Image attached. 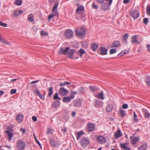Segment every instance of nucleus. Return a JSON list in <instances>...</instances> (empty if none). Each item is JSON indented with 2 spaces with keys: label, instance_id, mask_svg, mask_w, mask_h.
<instances>
[{
  "label": "nucleus",
  "instance_id": "1",
  "mask_svg": "<svg viewBox=\"0 0 150 150\" xmlns=\"http://www.w3.org/2000/svg\"><path fill=\"white\" fill-rule=\"evenodd\" d=\"M75 33L78 36L81 38L85 34V30L83 28L81 27L79 29H76Z\"/></svg>",
  "mask_w": 150,
  "mask_h": 150
},
{
  "label": "nucleus",
  "instance_id": "2",
  "mask_svg": "<svg viewBox=\"0 0 150 150\" xmlns=\"http://www.w3.org/2000/svg\"><path fill=\"white\" fill-rule=\"evenodd\" d=\"M26 144L23 141H20L17 143V147L18 150H23L25 147Z\"/></svg>",
  "mask_w": 150,
  "mask_h": 150
},
{
  "label": "nucleus",
  "instance_id": "3",
  "mask_svg": "<svg viewBox=\"0 0 150 150\" xmlns=\"http://www.w3.org/2000/svg\"><path fill=\"white\" fill-rule=\"evenodd\" d=\"M80 143L83 147L86 146L89 143V140L88 138L83 137L81 139Z\"/></svg>",
  "mask_w": 150,
  "mask_h": 150
},
{
  "label": "nucleus",
  "instance_id": "4",
  "mask_svg": "<svg viewBox=\"0 0 150 150\" xmlns=\"http://www.w3.org/2000/svg\"><path fill=\"white\" fill-rule=\"evenodd\" d=\"M64 35L66 38L71 39L73 36V32L71 30L68 29L65 31Z\"/></svg>",
  "mask_w": 150,
  "mask_h": 150
},
{
  "label": "nucleus",
  "instance_id": "5",
  "mask_svg": "<svg viewBox=\"0 0 150 150\" xmlns=\"http://www.w3.org/2000/svg\"><path fill=\"white\" fill-rule=\"evenodd\" d=\"M49 1L51 5H52V4H54L53 11L57 9L59 2V0H49Z\"/></svg>",
  "mask_w": 150,
  "mask_h": 150
},
{
  "label": "nucleus",
  "instance_id": "6",
  "mask_svg": "<svg viewBox=\"0 0 150 150\" xmlns=\"http://www.w3.org/2000/svg\"><path fill=\"white\" fill-rule=\"evenodd\" d=\"M68 91L63 87H61L59 90L58 93L61 96H64L68 93Z\"/></svg>",
  "mask_w": 150,
  "mask_h": 150
},
{
  "label": "nucleus",
  "instance_id": "7",
  "mask_svg": "<svg viewBox=\"0 0 150 150\" xmlns=\"http://www.w3.org/2000/svg\"><path fill=\"white\" fill-rule=\"evenodd\" d=\"M52 12L53 13L51 14L48 16V20L49 21L52 18H53L55 16H58L59 15V13L57 11V9H55L53 11V8L52 10Z\"/></svg>",
  "mask_w": 150,
  "mask_h": 150
},
{
  "label": "nucleus",
  "instance_id": "8",
  "mask_svg": "<svg viewBox=\"0 0 150 150\" xmlns=\"http://www.w3.org/2000/svg\"><path fill=\"white\" fill-rule=\"evenodd\" d=\"M95 129V125L94 124L88 123L87 125V130L89 132H93Z\"/></svg>",
  "mask_w": 150,
  "mask_h": 150
},
{
  "label": "nucleus",
  "instance_id": "9",
  "mask_svg": "<svg viewBox=\"0 0 150 150\" xmlns=\"http://www.w3.org/2000/svg\"><path fill=\"white\" fill-rule=\"evenodd\" d=\"M130 139L131 140L132 144L134 145L136 144L137 142L139 140L140 138L139 136H135L133 137V136H132L130 137Z\"/></svg>",
  "mask_w": 150,
  "mask_h": 150
},
{
  "label": "nucleus",
  "instance_id": "10",
  "mask_svg": "<svg viewBox=\"0 0 150 150\" xmlns=\"http://www.w3.org/2000/svg\"><path fill=\"white\" fill-rule=\"evenodd\" d=\"M74 98V95H70L68 97H64L63 98V101L64 103H69L71 100Z\"/></svg>",
  "mask_w": 150,
  "mask_h": 150
},
{
  "label": "nucleus",
  "instance_id": "11",
  "mask_svg": "<svg viewBox=\"0 0 150 150\" xmlns=\"http://www.w3.org/2000/svg\"><path fill=\"white\" fill-rule=\"evenodd\" d=\"M130 14L134 19L137 18L139 16V14L138 12L136 10L131 12Z\"/></svg>",
  "mask_w": 150,
  "mask_h": 150
},
{
  "label": "nucleus",
  "instance_id": "12",
  "mask_svg": "<svg viewBox=\"0 0 150 150\" xmlns=\"http://www.w3.org/2000/svg\"><path fill=\"white\" fill-rule=\"evenodd\" d=\"M108 49L104 47H102L100 48V53L102 55H105L107 54V51Z\"/></svg>",
  "mask_w": 150,
  "mask_h": 150
},
{
  "label": "nucleus",
  "instance_id": "13",
  "mask_svg": "<svg viewBox=\"0 0 150 150\" xmlns=\"http://www.w3.org/2000/svg\"><path fill=\"white\" fill-rule=\"evenodd\" d=\"M97 139L99 143L103 144L105 143L106 142V139L103 136H98L97 137Z\"/></svg>",
  "mask_w": 150,
  "mask_h": 150
},
{
  "label": "nucleus",
  "instance_id": "14",
  "mask_svg": "<svg viewBox=\"0 0 150 150\" xmlns=\"http://www.w3.org/2000/svg\"><path fill=\"white\" fill-rule=\"evenodd\" d=\"M70 49V48L68 47H61L60 49V50L62 53L64 54H67L68 51Z\"/></svg>",
  "mask_w": 150,
  "mask_h": 150
},
{
  "label": "nucleus",
  "instance_id": "15",
  "mask_svg": "<svg viewBox=\"0 0 150 150\" xmlns=\"http://www.w3.org/2000/svg\"><path fill=\"white\" fill-rule=\"evenodd\" d=\"M74 52V49H72L69 50L67 54V55L68 57L70 58H71Z\"/></svg>",
  "mask_w": 150,
  "mask_h": 150
},
{
  "label": "nucleus",
  "instance_id": "16",
  "mask_svg": "<svg viewBox=\"0 0 150 150\" xmlns=\"http://www.w3.org/2000/svg\"><path fill=\"white\" fill-rule=\"evenodd\" d=\"M23 116L21 114H18L16 117V120L18 121V123H20L22 122Z\"/></svg>",
  "mask_w": 150,
  "mask_h": 150
},
{
  "label": "nucleus",
  "instance_id": "17",
  "mask_svg": "<svg viewBox=\"0 0 150 150\" xmlns=\"http://www.w3.org/2000/svg\"><path fill=\"white\" fill-rule=\"evenodd\" d=\"M102 9L104 11H106L109 9L110 6L107 4L104 3L101 5Z\"/></svg>",
  "mask_w": 150,
  "mask_h": 150
},
{
  "label": "nucleus",
  "instance_id": "18",
  "mask_svg": "<svg viewBox=\"0 0 150 150\" xmlns=\"http://www.w3.org/2000/svg\"><path fill=\"white\" fill-rule=\"evenodd\" d=\"M120 115L122 117H124L126 115V111L123 110L122 109H120L119 111Z\"/></svg>",
  "mask_w": 150,
  "mask_h": 150
},
{
  "label": "nucleus",
  "instance_id": "19",
  "mask_svg": "<svg viewBox=\"0 0 150 150\" xmlns=\"http://www.w3.org/2000/svg\"><path fill=\"white\" fill-rule=\"evenodd\" d=\"M122 134L120 129H118L117 132L115 133V137L116 138H118L122 136Z\"/></svg>",
  "mask_w": 150,
  "mask_h": 150
},
{
  "label": "nucleus",
  "instance_id": "20",
  "mask_svg": "<svg viewBox=\"0 0 150 150\" xmlns=\"http://www.w3.org/2000/svg\"><path fill=\"white\" fill-rule=\"evenodd\" d=\"M8 134L7 138L9 141H10L13 136V134L12 132H10L9 130H7L6 131Z\"/></svg>",
  "mask_w": 150,
  "mask_h": 150
},
{
  "label": "nucleus",
  "instance_id": "21",
  "mask_svg": "<svg viewBox=\"0 0 150 150\" xmlns=\"http://www.w3.org/2000/svg\"><path fill=\"white\" fill-rule=\"evenodd\" d=\"M95 97L101 99V100H103L104 99V96L103 91H102L100 93L96 95Z\"/></svg>",
  "mask_w": 150,
  "mask_h": 150
},
{
  "label": "nucleus",
  "instance_id": "22",
  "mask_svg": "<svg viewBox=\"0 0 150 150\" xmlns=\"http://www.w3.org/2000/svg\"><path fill=\"white\" fill-rule=\"evenodd\" d=\"M147 144H144L142 145L138 148V150H145L147 148Z\"/></svg>",
  "mask_w": 150,
  "mask_h": 150
},
{
  "label": "nucleus",
  "instance_id": "23",
  "mask_svg": "<svg viewBox=\"0 0 150 150\" xmlns=\"http://www.w3.org/2000/svg\"><path fill=\"white\" fill-rule=\"evenodd\" d=\"M137 35H136L133 36L131 38V42L132 43L134 44L135 43L137 44H139V42L137 40Z\"/></svg>",
  "mask_w": 150,
  "mask_h": 150
},
{
  "label": "nucleus",
  "instance_id": "24",
  "mask_svg": "<svg viewBox=\"0 0 150 150\" xmlns=\"http://www.w3.org/2000/svg\"><path fill=\"white\" fill-rule=\"evenodd\" d=\"M34 16L33 14H30L28 16V21L31 22H33L34 21Z\"/></svg>",
  "mask_w": 150,
  "mask_h": 150
},
{
  "label": "nucleus",
  "instance_id": "25",
  "mask_svg": "<svg viewBox=\"0 0 150 150\" xmlns=\"http://www.w3.org/2000/svg\"><path fill=\"white\" fill-rule=\"evenodd\" d=\"M120 45V42L119 41H114L112 45V47H118Z\"/></svg>",
  "mask_w": 150,
  "mask_h": 150
},
{
  "label": "nucleus",
  "instance_id": "26",
  "mask_svg": "<svg viewBox=\"0 0 150 150\" xmlns=\"http://www.w3.org/2000/svg\"><path fill=\"white\" fill-rule=\"evenodd\" d=\"M113 108V106L111 104H109L107 106L106 109L107 111L111 112Z\"/></svg>",
  "mask_w": 150,
  "mask_h": 150
},
{
  "label": "nucleus",
  "instance_id": "27",
  "mask_svg": "<svg viewBox=\"0 0 150 150\" xmlns=\"http://www.w3.org/2000/svg\"><path fill=\"white\" fill-rule=\"evenodd\" d=\"M142 110L144 113L145 115V117L146 118H148L150 117V114L146 109H143Z\"/></svg>",
  "mask_w": 150,
  "mask_h": 150
},
{
  "label": "nucleus",
  "instance_id": "28",
  "mask_svg": "<svg viewBox=\"0 0 150 150\" xmlns=\"http://www.w3.org/2000/svg\"><path fill=\"white\" fill-rule=\"evenodd\" d=\"M82 102L81 100H77L74 101V105L75 106L77 107L80 106Z\"/></svg>",
  "mask_w": 150,
  "mask_h": 150
},
{
  "label": "nucleus",
  "instance_id": "29",
  "mask_svg": "<svg viewBox=\"0 0 150 150\" xmlns=\"http://www.w3.org/2000/svg\"><path fill=\"white\" fill-rule=\"evenodd\" d=\"M50 143L51 146L53 147L56 146H57V142L52 139H50Z\"/></svg>",
  "mask_w": 150,
  "mask_h": 150
},
{
  "label": "nucleus",
  "instance_id": "30",
  "mask_svg": "<svg viewBox=\"0 0 150 150\" xmlns=\"http://www.w3.org/2000/svg\"><path fill=\"white\" fill-rule=\"evenodd\" d=\"M102 103L100 101H97L95 104V106L97 108H98L101 107L102 105Z\"/></svg>",
  "mask_w": 150,
  "mask_h": 150
},
{
  "label": "nucleus",
  "instance_id": "31",
  "mask_svg": "<svg viewBox=\"0 0 150 150\" xmlns=\"http://www.w3.org/2000/svg\"><path fill=\"white\" fill-rule=\"evenodd\" d=\"M128 37V33H126L122 37V41L125 42V43H126L127 42V39Z\"/></svg>",
  "mask_w": 150,
  "mask_h": 150
},
{
  "label": "nucleus",
  "instance_id": "32",
  "mask_svg": "<svg viewBox=\"0 0 150 150\" xmlns=\"http://www.w3.org/2000/svg\"><path fill=\"white\" fill-rule=\"evenodd\" d=\"M91 48L93 50H95L98 47V45L94 42L92 43L91 44Z\"/></svg>",
  "mask_w": 150,
  "mask_h": 150
},
{
  "label": "nucleus",
  "instance_id": "33",
  "mask_svg": "<svg viewBox=\"0 0 150 150\" xmlns=\"http://www.w3.org/2000/svg\"><path fill=\"white\" fill-rule=\"evenodd\" d=\"M84 134V133H83V131H81L79 132H78L77 133V139L78 140H79V138L81 137Z\"/></svg>",
  "mask_w": 150,
  "mask_h": 150
},
{
  "label": "nucleus",
  "instance_id": "34",
  "mask_svg": "<svg viewBox=\"0 0 150 150\" xmlns=\"http://www.w3.org/2000/svg\"><path fill=\"white\" fill-rule=\"evenodd\" d=\"M120 146L121 147L125 150H130V148L129 147L127 146L125 144H120Z\"/></svg>",
  "mask_w": 150,
  "mask_h": 150
},
{
  "label": "nucleus",
  "instance_id": "35",
  "mask_svg": "<svg viewBox=\"0 0 150 150\" xmlns=\"http://www.w3.org/2000/svg\"><path fill=\"white\" fill-rule=\"evenodd\" d=\"M48 90L49 92L48 96L50 97H51L53 93L52 88V87H50V88H48Z\"/></svg>",
  "mask_w": 150,
  "mask_h": 150
},
{
  "label": "nucleus",
  "instance_id": "36",
  "mask_svg": "<svg viewBox=\"0 0 150 150\" xmlns=\"http://www.w3.org/2000/svg\"><path fill=\"white\" fill-rule=\"evenodd\" d=\"M85 53L86 52L82 48H81L79 50L78 52V54L80 55L81 57H82L83 54H85Z\"/></svg>",
  "mask_w": 150,
  "mask_h": 150
},
{
  "label": "nucleus",
  "instance_id": "37",
  "mask_svg": "<svg viewBox=\"0 0 150 150\" xmlns=\"http://www.w3.org/2000/svg\"><path fill=\"white\" fill-rule=\"evenodd\" d=\"M60 105V102L58 101H55L53 103V106L54 108H56Z\"/></svg>",
  "mask_w": 150,
  "mask_h": 150
},
{
  "label": "nucleus",
  "instance_id": "38",
  "mask_svg": "<svg viewBox=\"0 0 150 150\" xmlns=\"http://www.w3.org/2000/svg\"><path fill=\"white\" fill-rule=\"evenodd\" d=\"M89 88L91 91L92 92H93L98 90L96 87L93 86H90Z\"/></svg>",
  "mask_w": 150,
  "mask_h": 150
},
{
  "label": "nucleus",
  "instance_id": "39",
  "mask_svg": "<svg viewBox=\"0 0 150 150\" xmlns=\"http://www.w3.org/2000/svg\"><path fill=\"white\" fill-rule=\"evenodd\" d=\"M146 82L147 85L148 86H150V77H146Z\"/></svg>",
  "mask_w": 150,
  "mask_h": 150
},
{
  "label": "nucleus",
  "instance_id": "40",
  "mask_svg": "<svg viewBox=\"0 0 150 150\" xmlns=\"http://www.w3.org/2000/svg\"><path fill=\"white\" fill-rule=\"evenodd\" d=\"M14 3L16 5L20 6L22 4V2L21 0H15Z\"/></svg>",
  "mask_w": 150,
  "mask_h": 150
},
{
  "label": "nucleus",
  "instance_id": "41",
  "mask_svg": "<svg viewBox=\"0 0 150 150\" xmlns=\"http://www.w3.org/2000/svg\"><path fill=\"white\" fill-rule=\"evenodd\" d=\"M84 7L82 6H80L78 7L77 9L76 12L77 13H79V12L84 10Z\"/></svg>",
  "mask_w": 150,
  "mask_h": 150
},
{
  "label": "nucleus",
  "instance_id": "42",
  "mask_svg": "<svg viewBox=\"0 0 150 150\" xmlns=\"http://www.w3.org/2000/svg\"><path fill=\"white\" fill-rule=\"evenodd\" d=\"M70 84H71V83H69L68 82L65 81L64 83H62V82L61 83L59 84V85L61 86H64L65 85H69Z\"/></svg>",
  "mask_w": 150,
  "mask_h": 150
},
{
  "label": "nucleus",
  "instance_id": "43",
  "mask_svg": "<svg viewBox=\"0 0 150 150\" xmlns=\"http://www.w3.org/2000/svg\"><path fill=\"white\" fill-rule=\"evenodd\" d=\"M82 45L83 47L84 48H86L88 46V44L86 41H83L82 42Z\"/></svg>",
  "mask_w": 150,
  "mask_h": 150
},
{
  "label": "nucleus",
  "instance_id": "44",
  "mask_svg": "<svg viewBox=\"0 0 150 150\" xmlns=\"http://www.w3.org/2000/svg\"><path fill=\"white\" fill-rule=\"evenodd\" d=\"M33 91L38 96L41 93L39 89L37 88H36Z\"/></svg>",
  "mask_w": 150,
  "mask_h": 150
},
{
  "label": "nucleus",
  "instance_id": "45",
  "mask_svg": "<svg viewBox=\"0 0 150 150\" xmlns=\"http://www.w3.org/2000/svg\"><path fill=\"white\" fill-rule=\"evenodd\" d=\"M58 99L59 100H60L61 99L60 98H59L58 95V94L57 93H56L54 94L53 97V99L54 100L56 99Z\"/></svg>",
  "mask_w": 150,
  "mask_h": 150
},
{
  "label": "nucleus",
  "instance_id": "46",
  "mask_svg": "<svg viewBox=\"0 0 150 150\" xmlns=\"http://www.w3.org/2000/svg\"><path fill=\"white\" fill-rule=\"evenodd\" d=\"M110 54L115 53L116 52V50L114 49H112L110 50Z\"/></svg>",
  "mask_w": 150,
  "mask_h": 150
},
{
  "label": "nucleus",
  "instance_id": "47",
  "mask_svg": "<svg viewBox=\"0 0 150 150\" xmlns=\"http://www.w3.org/2000/svg\"><path fill=\"white\" fill-rule=\"evenodd\" d=\"M41 35L47 36L48 35V33H46L44 31H41Z\"/></svg>",
  "mask_w": 150,
  "mask_h": 150
},
{
  "label": "nucleus",
  "instance_id": "48",
  "mask_svg": "<svg viewBox=\"0 0 150 150\" xmlns=\"http://www.w3.org/2000/svg\"><path fill=\"white\" fill-rule=\"evenodd\" d=\"M0 25L3 27H6L7 26V24L3 23L2 22H0Z\"/></svg>",
  "mask_w": 150,
  "mask_h": 150
},
{
  "label": "nucleus",
  "instance_id": "49",
  "mask_svg": "<svg viewBox=\"0 0 150 150\" xmlns=\"http://www.w3.org/2000/svg\"><path fill=\"white\" fill-rule=\"evenodd\" d=\"M16 89H13L11 90L10 92V93L11 94H15L16 93Z\"/></svg>",
  "mask_w": 150,
  "mask_h": 150
},
{
  "label": "nucleus",
  "instance_id": "50",
  "mask_svg": "<svg viewBox=\"0 0 150 150\" xmlns=\"http://www.w3.org/2000/svg\"><path fill=\"white\" fill-rule=\"evenodd\" d=\"M144 23L146 24H147L148 22V19L146 18H144L143 19Z\"/></svg>",
  "mask_w": 150,
  "mask_h": 150
},
{
  "label": "nucleus",
  "instance_id": "51",
  "mask_svg": "<svg viewBox=\"0 0 150 150\" xmlns=\"http://www.w3.org/2000/svg\"><path fill=\"white\" fill-rule=\"evenodd\" d=\"M128 107V105L126 104H125L122 105V108L124 109H126Z\"/></svg>",
  "mask_w": 150,
  "mask_h": 150
},
{
  "label": "nucleus",
  "instance_id": "52",
  "mask_svg": "<svg viewBox=\"0 0 150 150\" xmlns=\"http://www.w3.org/2000/svg\"><path fill=\"white\" fill-rule=\"evenodd\" d=\"M92 7L93 8L96 9H97L98 8V5H96L94 3H93L92 4Z\"/></svg>",
  "mask_w": 150,
  "mask_h": 150
},
{
  "label": "nucleus",
  "instance_id": "53",
  "mask_svg": "<svg viewBox=\"0 0 150 150\" xmlns=\"http://www.w3.org/2000/svg\"><path fill=\"white\" fill-rule=\"evenodd\" d=\"M35 140L37 143L40 146V147L41 148L42 146L41 144H40L39 141L38 140L36 137H35Z\"/></svg>",
  "mask_w": 150,
  "mask_h": 150
},
{
  "label": "nucleus",
  "instance_id": "54",
  "mask_svg": "<svg viewBox=\"0 0 150 150\" xmlns=\"http://www.w3.org/2000/svg\"><path fill=\"white\" fill-rule=\"evenodd\" d=\"M126 52H122L118 54V55H119L120 56H121L126 54Z\"/></svg>",
  "mask_w": 150,
  "mask_h": 150
},
{
  "label": "nucleus",
  "instance_id": "55",
  "mask_svg": "<svg viewBox=\"0 0 150 150\" xmlns=\"http://www.w3.org/2000/svg\"><path fill=\"white\" fill-rule=\"evenodd\" d=\"M147 12L148 14H150V6L147 7Z\"/></svg>",
  "mask_w": 150,
  "mask_h": 150
},
{
  "label": "nucleus",
  "instance_id": "56",
  "mask_svg": "<svg viewBox=\"0 0 150 150\" xmlns=\"http://www.w3.org/2000/svg\"><path fill=\"white\" fill-rule=\"evenodd\" d=\"M106 1L109 3V6H110L112 4V0H106Z\"/></svg>",
  "mask_w": 150,
  "mask_h": 150
},
{
  "label": "nucleus",
  "instance_id": "57",
  "mask_svg": "<svg viewBox=\"0 0 150 150\" xmlns=\"http://www.w3.org/2000/svg\"><path fill=\"white\" fill-rule=\"evenodd\" d=\"M84 89L83 87H81L79 88V91L80 93H83L84 91Z\"/></svg>",
  "mask_w": 150,
  "mask_h": 150
},
{
  "label": "nucleus",
  "instance_id": "58",
  "mask_svg": "<svg viewBox=\"0 0 150 150\" xmlns=\"http://www.w3.org/2000/svg\"><path fill=\"white\" fill-rule=\"evenodd\" d=\"M71 95H74H74L77 94V92L76 91H73L72 90L71 91Z\"/></svg>",
  "mask_w": 150,
  "mask_h": 150
},
{
  "label": "nucleus",
  "instance_id": "59",
  "mask_svg": "<svg viewBox=\"0 0 150 150\" xmlns=\"http://www.w3.org/2000/svg\"><path fill=\"white\" fill-rule=\"evenodd\" d=\"M146 48L147 51L150 52V45L149 44H148L146 46Z\"/></svg>",
  "mask_w": 150,
  "mask_h": 150
},
{
  "label": "nucleus",
  "instance_id": "60",
  "mask_svg": "<svg viewBox=\"0 0 150 150\" xmlns=\"http://www.w3.org/2000/svg\"><path fill=\"white\" fill-rule=\"evenodd\" d=\"M32 119L34 121H36L37 120V117L35 116H33L32 117Z\"/></svg>",
  "mask_w": 150,
  "mask_h": 150
},
{
  "label": "nucleus",
  "instance_id": "61",
  "mask_svg": "<svg viewBox=\"0 0 150 150\" xmlns=\"http://www.w3.org/2000/svg\"><path fill=\"white\" fill-rule=\"evenodd\" d=\"M42 100H44L45 98V97L41 93L38 96Z\"/></svg>",
  "mask_w": 150,
  "mask_h": 150
},
{
  "label": "nucleus",
  "instance_id": "62",
  "mask_svg": "<svg viewBox=\"0 0 150 150\" xmlns=\"http://www.w3.org/2000/svg\"><path fill=\"white\" fill-rule=\"evenodd\" d=\"M52 132V130L50 128H48V129L47 133V134H51Z\"/></svg>",
  "mask_w": 150,
  "mask_h": 150
},
{
  "label": "nucleus",
  "instance_id": "63",
  "mask_svg": "<svg viewBox=\"0 0 150 150\" xmlns=\"http://www.w3.org/2000/svg\"><path fill=\"white\" fill-rule=\"evenodd\" d=\"M20 130H21L23 133L24 134L25 132L26 129L21 128L20 129Z\"/></svg>",
  "mask_w": 150,
  "mask_h": 150
},
{
  "label": "nucleus",
  "instance_id": "64",
  "mask_svg": "<svg viewBox=\"0 0 150 150\" xmlns=\"http://www.w3.org/2000/svg\"><path fill=\"white\" fill-rule=\"evenodd\" d=\"M99 3L101 4L105 0H96Z\"/></svg>",
  "mask_w": 150,
  "mask_h": 150
}]
</instances>
